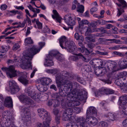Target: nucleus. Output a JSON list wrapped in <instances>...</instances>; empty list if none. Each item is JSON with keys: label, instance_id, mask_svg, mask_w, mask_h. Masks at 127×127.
Returning a JSON list of instances; mask_svg holds the SVG:
<instances>
[{"label": "nucleus", "instance_id": "1", "mask_svg": "<svg viewBox=\"0 0 127 127\" xmlns=\"http://www.w3.org/2000/svg\"><path fill=\"white\" fill-rule=\"evenodd\" d=\"M45 44L44 42H40L39 43L38 47L33 46L32 48L28 49L26 52V56H23L21 60L22 63L21 66L22 68L24 69L28 68L32 69L31 61L33 56L38 53Z\"/></svg>", "mask_w": 127, "mask_h": 127}, {"label": "nucleus", "instance_id": "2", "mask_svg": "<svg viewBox=\"0 0 127 127\" xmlns=\"http://www.w3.org/2000/svg\"><path fill=\"white\" fill-rule=\"evenodd\" d=\"M85 97H84L81 91L77 89H74L71 92L69 93L67 95V100L69 101L74 100V99L76 98L81 101Z\"/></svg>", "mask_w": 127, "mask_h": 127}, {"label": "nucleus", "instance_id": "3", "mask_svg": "<svg viewBox=\"0 0 127 127\" xmlns=\"http://www.w3.org/2000/svg\"><path fill=\"white\" fill-rule=\"evenodd\" d=\"M22 118H25L24 124L27 126L31 125V117L30 110L28 107H23L22 108Z\"/></svg>", "mask_w": 127, "mask_h": 127}, {"label": "nucleus", "instance_id": "4", "mask_svg": "<svg viewBox=\"0 0 127 127\" xmlns=\"http://www.w3.org/2000/svg\"><path fill=\"white\" fill-rule=\"evenodd\" d=\"M118 1L119 2L116 3V4L118 7L117 8V16L119 17L125 12L124 9L127 8V3L124 0H118Z\"/></svg>", "mask_w": 127, "mask_h": 127}, {"label": "nucleus", "instance_id": "5", "mask_svg": "<svg viewBox=\"0 0 127 127\" xmlns=\"http://www.w3.org/2000/svg\"><path fill=\"white\" fill-rule=\"evenodd\" d=\"M73 85L71 83L69 82H67V84L64 85V87L62 89L60 88L59 90V93L62 96H65L66 94L68 93L69 90L71 91Z\"/></svg>", "mask_w": 127, "mask_h": 127}, {"label": "nucleus", "instance_id": "6", "mask_svg": "<svg viewBox=\"0 0 127 127\" xmlns=\"http://www.w3.org/2000/svg\"><path fill=\"white\" fill-rule=\"evenodd\" d=\"M1 69L6 72L7 76L10 78L15 77L17 75L16 71L15 70V67L13 65H10L9 67H3Z\"/></svg>", "mask_w": 127, "mask_h": 127}, {"label": "nucleus", "instance_id": "7", "mask_svg": "<svg viewBox=\"0 0 127 127\" xmlns=\"http://www.w3.org/2000/svg\"><path fill=\"white\" fill-rule=\"evenodd\" d=\"M2 116L4 118L1 120L6 122L8 123L7 125H9L13 122L14 118L10 115V112L9 111H4L2 113Z\"/></svg>", "mask_w": 127, "mask_h": 127}, {"label": "nucleus", "instance_id": "8", "mask_svg": "<svg viewBox=\"0 0 127 127\" xmlns=\"http://www.w3.org/2000/svg\"><path fill=\"white\" fill-rule=\"evenodd\" d=\"M18 97L21 101L24 104L31 105H34V104L31 99L24 95H21Z\"/></svg>", "mask_w": 127, "mask_h": 127}, {"label": "nucleus", "instance_id": "9", "mask_svg": "<svg viewBox=\"0 0 127 127\" xmlns=\"http://www.w3.org/2000/svg\"><path fill=\"white\" fill-rule=\"evenodd\" d=\"M104 66L108 70L114 72L118 70L117 63L114 61H110L106 63Z\"/></svg>", "mask_w": 127, "mask_h": 127}, {"label": "nucleus", "instance_id": "10", "mask_svg": "<svg viewBox=\"0 0 127 127\" xmlns=\"http://www.w3.org/2000/svg\"><path fill=\"white\" fill-rule=\"evenodd\" d=\"M9 85L10 90L13 93H16L20 90L16 82L12 80L9 81Z\"/></svg>", "mask_w": 127, "mask_h": 127}, {"label": "nucleus", "instance_id": "11", "mask_svg": "<svg viewBox=\"0 0 127 127\" xmlns=\"http://www.w3.org/2000/svg\"><path fill=\"white\" fill-rule=\"evenodd\" d=\"M25 92L34 100L37 102L39 101V96L38 93H35L34 91H32L30 88H28L26 89Z\"/></svg>", "mask_w": 127, "mask_h": 127}, {"label": "nucleus", "instance_id": "12", "mask_svg": "<svg viewBox=\"0 0 127 127\" xmlns=\"http://www.w3.org/2000/svg\"><path fill=\"white\" fill-rule=\"evenodd\" d=\"M118 102L122 108L123 110H125L127 107L126 104L127 103V95H125L120 97Z\"/></svg>", "mask_w": 127, "mask_h": 127}, {"label": "nucleus", "instance_id": "13", "mask_svg": "<svg viewBox=\"0 0 127 127\" xmlns=\"http://www.w3.org/2000/svg\"><path fill=\"white\" fill-rule=\"evenodd\" d=\"M66 45L67 46L64 48L66 49L69 52L72 53L73 54H75L76 51V47L75 46L74 42L72 41L68 42Z\"/></svg>", "mask_w": 127, "mask_h": 127}, {"label": "nucleus", "instance_id": "14", "mask_svg": "<svg viewBox=\"0 0 127 127\" xmlns=\"http://www.w3.org/2000/svg\"><path fill=\"white\" fill-rule=\"evenodd\" d=\"M18 80L24 85H27L29 84V80L27 77L22 72L20 73V75H19Z\"/></svg>", "mask_w": 127, "mask_h": 127}, {"label": "nucleus", "instance_id": "15", "mask_svg": "<svg viewBox=\"0 0 127 127\" xmlns=\"http://www.w3.org/2000/svg\"><path fill=\"white\" fill-rule=\"evenodd\" d=\"M75 55L71 56L70 57L69 59L71 60L74 61H77L80 58L82 59L84 61H85L86 58L81 53H79L74 54Z\"/></svg>", "mask_w": 127, "mask_h": 127}, {"label": "nucleus", "instance_id": "16", "mask_svg": "<svg viewBox=\"0 0 127 127\" xmlns=\"http://www.w3.org/2000/svg\"><path fill=\"white\" fill-rule=\"evenodd\" d=\"M37 112L39 116L42 119L47 117L48 116H50L46 110L42 108L38 109Z\"/></svg>", "mask_w": 127, "mask_h": 127}, {"label": "nucleus", "instance_id": "17", "mask_svg": "<svg viewBox=\"0 0 127 127\" xmlns=\"http://www.w3.org/2000/svg\"><path fill=\"white\" fill-rule=\"evenodd\" d=\"M70 41H68L66 37L65 36H62L59 39L60 45L63 48H64L68 44V43Z\"/></svg>", "mask_w": 127, "mask_h": 127}, {"label": "nucleus", "instance_id": "18", "mask_svg": "<svg viewBox=\"0 0 127 127\" xmlns=\"http://www.w3.org/2000/svg\"><path fill=\"white\" fill-rule=\"evenodd\" d=\"M62 118V120L64 121L69 120L71 121H74L75 120V117L74 116L69 115L64 112L63 113Z\"/></svg>", "mask_w": 127, "mask_h": 127}, {"label": "nucleus", "instance_id": "19", "mask_svg": "<svg viewBox=\"0 0 127 127\" xmlns=\"http://www.w3.org/2000/svg\"><path fill=\"white\" fill-rule=\"evenodd\" d=\"M66 17L65 21L68 25L73 26L75 24V22L74 19L72 18L71 17L68 16H66Z\"/></svg>", "mask_w": 127, "mask_h": 127}, {"label": "nucleus", "instance_id": "20", "mask_svg": "<svg viewBox=\"0 0 127 127\" xmlns=\"http://www.w3.org/2000/svg\"><path fill=\"white\" fill-rule=\"evenodd\" d=\"M61 74L65 81V84H67V82H68L71 83V82L68 80L69 78L71 77L70 74L69 72L66 71H63L62 72Z\"/></svg>", "mask_w": 127, "mask_h": 127}, {"label": "nucleus", "instance_id": "21", "mask_svg": "<svg viewBox=\"0 0 127 127\" xmlns=\"http://www.w3.org/2000/svg\"><path fill=\"white\" fill-rule=\"evenodd\" d=\"M4 105L8 107H12L13 106V103L12 99L11 97H6L4 102Z\"/></svg>", "mask_w": 127, "mask_h": 127}, {"label": "nucleus", "instance_id": "22", "mask_svg": "<svg viewBox=\"0 0 127 127\" xmlns=\"http://www.w3.org/2000/svg\"><path fill=\"white\" fill-rule=\"evenodd\" d=\"M66 102L67 104L68 107H72L80 104V103L78 101L75 100L69 101L67 100Z\"/></svg>", "mask_w": 127, "mask_h": 127}, {"label": "nucleus", "instance_id": "23", "mask_svg": "<svg viewBox=\"0 0 127 127\" xmlns=\"http://www.w3.org/2000/svg\"><path fill=\"white\" fill-rule=\"evenodd\" d=\"M10 47L8 45H2L0 47V57H2L3 55L2 54L4 53L9 49Z\"/></svg>", "mask_w": 127, "mask_h": 127}, {"label": "nucleus", "instance_id": "24", "mask_svg": "<svg viewBox=\"0 0 127 127\" xmlns=\"http://www.w3.org/2000/svg\"><path fill=\"white\" fill-rule=\"evenodd\" d=\"M88 27L87 31L85 33L86 36L89 35L91 33L93 32V30L92 28V27H93L95 26V25L93 23H90L88 25Z\"/></svg>", "mask_w": 127, "mask_h": 127}, {"label": "nucleus", "instance_id": "25", "mask_svg": "<svg viewBox=\"0 0 127 127\" xmlns=\"http://www.w3.org/2000/svg\"><path fill=\"white\" fill-rule=\"evenodd\" d=\"M76 121L80 124V127H85L86 126L85 125V119L83 117L77 118Z\"/></svg>", "mask_w": 127, "mask_h": 127}, {"label": "nucleus", "instance_id": "26", "mask_svg": "<svg viewBox=\"0 0 127 127\" xmlns=\"http://www.w3.org/2000/svg\"><path fill=\"white\" fill-rule=\"evenodd\" d=\"M52 81L51 79L49 78L44 77L40 80L41 84L42 85L45 84L48 85Z\"/></svg>", "mask_w": 127, "mask_h": 127}, {"label": "nucleus", "instance_id": "27", "mask_svg": "<svg viewBox=\"0 0 127 127\" xmlns=\"http://www.w3.org/2000/svg\"><path fill=\"white\" fill-rule=\"evenodd\" d=\"M98 122L97 119L94 117H90L88 121V123L89 124L93 126L96 125Z\"/></svg>", "mask_w": 127, "mask_h": 127}, {"label": "nucleus", "instance_id": "28", "mask_svg": "<svg viewBox=\"0 0 127 127\" xmlns=\"http://www.w3.org/2000/svg\"><path fill=\"white\" fill-rule=\"evenodd\" d=\"M45 121L43 122L44 127H50L49 124L51 120V117L50 116H48V117L45 118Z\"/></svg>", "mask_w": 127, "mask_h": 127}, {"label": "nucleus", "instance_id": "29", "mask_svg": "<svg viewBox=\"0 0 127 127\" xmlns=\"http://www.w3.org/2000/svg\"><path fill=\"white\" fill-rule=\"evenodd\" d=\"M53 12L54 15H52V18L54 19L56 18L57 21L59 23H60L61 22V18L59 16L58 13L55 10H53Z\"/></svg>", "mask_w": 127, "mask_h": 127}, {"label": "nucleus", "instance_id": "30", "mask_svg": "<svg viewBox=\"0 0 127 127\" xmlns=\"http://www.w3.org/2000/svg\"><path fill=\"white\" fill-rule=\"evenodd\" d=\"M120 65L122 69H125L127 68V59H125L123 60L120 61Z\"/></svg>", "mask_w": 127, "mask_h": 127}, {"label": "nucleus", "instance_id": "31", "mask_svg": "<svg viewBox=\"0 0 127 127\" xmlns=\"http://www.w3.org/2000/svg\"><path fill=\"white\" fill-rule=\"evenodd\" d=\"M89 113L90 114H96L97 113L96 110L95 108L93 107H91L89 108L87 110V114Z\"/></svg>", "mask_w": 127, "mask_h": 127}, {"label": "nucleus", "instance_id": "32", "mask_svg": "<svg viewBox=\"0 0 127 127\" xmlns=\"http://www.w3.org/2000/svg\"><path fill=\"white\" fill-rule=\"evenodd\" d=\"M105 116L108 118L110 121H114L116 119V116L114 114L109 112L107 114L105 115Z\"/></svg>", "mask_w": 127, "mask_h": 127}, {"label": "nucleus", "instance_id": "33", "mask_svg": "<svg viewBox=\"0 0 127 127\" xmlns=\"http://www.w3.org/2000/svg\"><path fill=\"white\" fill-rule=\"evenodd\" d=\"M95 94L96 96L97 97L100 96L102 95L105 94V89L102 88L96 91Z\"/></svg>", "mask_w": 127, "mask_h": 127}, {"label": "nucleus", "instance_id": "34", "mask_svg": "<svg viewBox=\"0 0 127 127\" xmlns=\"http://www.w3.org/2000/svg\"><path fill=\"white\" fill-rule=\"evenodd\" d=\"M74 36L76 40L82 42L84 40L83 36L81 35H80L78 33H76L75 34Z\"/></svg>", "mask_w": 127, "mask_h": 127}, {"label": "nucleus", "instance_id": "35", "mask_svg": "<svg viewBox=\"0 0 127 127\" xmlns=\"http://www.w3.org/2000/svg\"><path fill=\"white\" fill-rule=\"evenodd\" d=\"M56 81H60L63 82V83L65 84V81L61 73V74H58L57 75L56 77Z\"/></svg>", "mask_w": 127, "mask_h": 127}, {"label": "nucleus", "instance_id": "36", "mask_svg": "<svg viewBox=\"0 0 127 127\" xmlns=\"http://www.w3.org/2000/svg\"><path fill=\"white\" fill-rule=\"evenodd\" d=\"M95 62L98 66L99 67L103 66L104 64H105L104 62H103L101 59H96L95 60Z\"/></svg>", "mask_w": 127, "mask_h": 127}, {"label": "nucleus", "instance_id": "37", "mask_svg": "<svg viewBox=\"0 0 127 127\" xmlns=\"http://www.w3.org/2000/svg\"><path fill=\"white\" fill-rule=\"evenodd\" d=\"M89 21L86 20H83L79 23V26L80 27H83L85 25H88L90 23Z\"/></svg>", "mask_w": 127, "mask_h": 127}, {"label": "nucleus", "instance_id": "38", "mask_svg": "<svg viewBox=\"0 0 127 127\" xmlns=\"http://www.w3.org/2000/svg\"><path fill=\"white\" fill-rule=\"evenodd\" d=\"M78 7H77V11L81 13H83L84 11V7L82 5L78 4Z\"/></svg>", "mask_w": 127, "mask_h": 127}, {"label": "nucleus", "instance_id": "39", "mask_svg": "<svg viewBox=\"0 0 127 127\" xmlns=\"http://www.w3.org/2000/svg\"><path fill=\"white\" fill-rule=\"evenodd\" d=\"M25 45H27L28 44H32L33 43L31 37L27 38L25 40Z\"/></svg>", "mask_w": 127, "mask_h": 127}, {"label": "nucleus", "instance_id": "40", "mask_svg": "<svg viewBox=\"0 0 127 127\" xmlns=\"http://www.w3.org/2000/svg\"><path fill=\"white\" fill-rule=\"evenodd\" d=\"M46 71L47 73L54 74L57 73L59 72V70L56 69H47L46 70Z\"/></svg>", "mask_w": 127, "mask_h": 127}, {"label": "nucleus", "instance_id": "41", "mask_svg": "<svg viewBox=\"0 0 127 127\" xmlns=\"http://www.w3.org/2000/svg\"><path fill=\"white\" fill-rule=\"evenodd\" d=\"M41 84L40 86H41V87H40V86H39L40 87L39 88V90L41 92H45L47 90V88L46 85H42Z\"/></svg>", "mask_w": 127, "mask_h": 127}, {"label": "nucleus", "instance_id": "42", "mask_svg": "<svg viewBox=\"0 0 127 127\" xmlns=\"http://www.w3.org/2000/svg\"><path fill=\"white\" fill-rule=\"evenodd\" d=\"M64 112L66 113L69 115L72 116V114L73 113V109L71 108H68L65 110Z\"/></svg>", "mask_w": 127, "mask_h": 127}, {"label": "nucleus", "instance_id": "43", "mask_svg": "<svg viewBox=\"0 0 127 127\" xmlns=\"http://www.w3.org/2000/svg\"><path fill=\"white\" fill-rule=\"evenodd\" d=\"M1 127H10L11 124L9 125H7L8 123H6V122H4L3 120H1L0 123Z\"/></svg>", "mask_w": 127, "mask_h": 127}, {"label": "nucleus", "instance_id": "44", "mask_svg": "<svg viewBox=\"0 0 127 127\" xmlns=\"http://www.w3.org/2000/svg\"><path fill=\"white\" fill-rule=\"evenodd\" d=\"M56 59L59 61L62 62L64 60V58L62 54L59 53L56 57Z\"/></svg>", "mask_w": 127, "mask_h": 127}, {"label": "nucleus", "instance_id": "45", "mask_svg": "<svg viewBox=\"0 0 127 127\" xmlns=\"http://www.w3.org/2000/svg\"><path fill=\"white\" fill-rule=\"evenodd\" d=\"M115 83L118 86L122 87L123 86V83L121 81L118 79H116L115 82Z\"/></svg>", "mask_w": 127, "mask_h": 127}, {"label": "nucleus", "instance_id": "46", "mask_svg": "<svg viewBox=\"0 0 127 127\" xmlns=\"http://www.w3.org/2000/svg\"><path fill=\"white\" fill-rule=\"evenodd\" d=\"M66 127H78V126L75 124L74 123L71 122L66 124Z\"/></svg>", "mask_w": 127, "mask_h": 127}, {"label": "nucleus", "instance_id": "47", "mask_svg": "<svg viewBox=\"0 0 127 127\" xmlns=\"http://www.w3.org/2000/svg\"><path fill=\"white\" fill-rule=\"evenodd\" d=\"M114 90L110 89H105V94L106 95L112 94L114 93Z\"/></svg>", "mask_w": 127, "mask_h": 127}, {"label": "nucleus", "instance_id": "48", "mask_svg": "<svg viewBox=\"0 0 127 127\" xmlns=\"http://www.w3.org/2000/svg\"><path fill=\"white\" fill-rule=\"evenodd\" d=\"M59 53L58 51L55 50H53L50 51L49 53L50 55L52 56L53 57L55 56L56 57L57 54Z\"/></svg>", "mask_w": 127, "mask_h": 127}, {"label": "nucleus", "instance_id": "49", "mask_svg": "<svg viewBox=\"0 0 127 127\" xmlns=\"http://www.w3.org/2000/svg\"><path fill=\"white\" fill-rule=\"evenodd\" d=\"M56 83L57 85V86L58 87L63 88L64 87V85L65 84L64 83H63V82L60 81H56Z\"/></svg>", "mask_w": 127, "mask_h": 127}, {"label": "nucleus", "instance_id": "50", "mask_svg": "<svg viewBox=\"0 0 127 127\" xmlns=\"http://www.w3.org/2000/svg\"><path fill=\"white\" fill-rule=\"evenodd\" d=\"M121 49V46L119 45H117L112 47H110L109 49L110 50H118L119 49Z\"/></svg>", "mask_w": 127, "mask_h": 127}, {"label": "nucleus", "instance_id": "51", "mask_svg": "<svg viewBox=\"0 0 127 127\" xmlns=\"http://www.w3.org/2000/svg\"><path fill=\"white\" fill-rule=\"evenodd\" d=\"M17 13V14L18 15L17 16V18L19 19H23V13L22 12L19 11H18Z\"/></svg>", "mask_w": 127, "mask_h": 127}, {"label": "nucleus", "instance_id": "52", "mask_svg": "<svg viewBox=\"0 0 127 127\" xmlns=\"http://www.w3.org/2000/svg\"><path fill=\"white\" fill-rule=\"evenodd\" d=\"M23 21L26 24L27 22H28L29 24V25H31V20L27 15H26V18L24 19Z\"/></svg>", "mask_w": 127, "mask_h": 127}, {"label": "nucleus", "instance_id": "53", "mask_svg": "<svg viewBox=\"0 0 127 127\" xmlns=\"http://www.w3.org/2000/svg\"><path fill=\"white\" fill-rule=\"evenodd\" d=\"M101 70V68L97 69L95 71V74L98 76L102 75Z\"/></svg>", "mask_w": 127, "mask_h": 127}, {"label": "nucleus", "instance_id": "54", "mask_svg": "<svg viewBox=\"0 0 127 127\" xmlns=\"http://www.w3.org/2000/svg\"><path fill=\"white\" fill-rule=\"evenodd\" d=\"M44 33H50V29L48 28V26H46L43 29L42 31Z\"/></svg>", "mask_w": 127, "mask_h": 127}, {"label": "nucleus", "instance_id": "55", "mask_svg": "<svg viewBox=\"0 0 127 127\" xmlns=\"http://www.w3.org/2000/svg\"><path fill=\"white\" fill-rule=\"evenodd\" d=\"M96 23L98 24L104 25L107 23V21H106L103 20H100L97 21H96Z\"/></svg>", "mask_w": 127, "mask_h": 127}, {"label": "nucleus", "instance_id": "56", "mask_svg": "<svg viewBox=\"0 0 127 127\" xmlns=\"http://www.w3.org/2000/svg\"><path fill=\"white\" fill-rule=\"evenodd\" d=\"M64 101H63V102H62L61 103V105H62V107L65 109H66V108H68L67 104L66 103L64 102Z\"/></svg>", "mask_w": 127, "mask_h": 127}, {"label": "nucleus", "instance_id": "57", "mask_svg": "<svg viewBox=\"0 0 127 127\" xmlns=\"http://www.w3.org/2000/svg\"><path fill=\"white\" fill-rule=\"evenodd\" d=\"M20 47V46L18 43H15L12 49L13 50L15 51L19 48Z\"/></svg>", "mask_w": 127, "mask_h": 127}, {"label": "nucleus", "instance_id": "58", "mask_svg": "<svg viewBox=\"0 0 127 127\" xmlns=\"http://www.w3.org/2000/svg\"><path fill=\"white\" fill-rule=\"evenodd\" d=\"M113 53L115 55L121 57H123L125 55L124 54L117 51H114L113 52Z\"/></svg>", "mask_w": 127, "mask_h": 127}, {"label": "nucleus", "instance_id": "59", "mask_svg": "<svg viewBox=\"0 0 127 127\" xmlns=\"http://www.w3.org/2000/svg\"><path fill=\"white\" fill-rule=\"evenodd\" d=\"M13 57L14 58L13 60L15 63L18 62L20 59L16 55H14L13 56Z\"/></svg>", "mask_w": 127, "mask_h": 127}, {"label": "nucleus", "instance_id": "60", "mask_svg": "<svg viewBox=\"0 0 127 127\" xmlns=\"http://www.w3.org/2000/svg\"><path fill=\"white\" fill-rule=\"evenodd\" d=\"M100 125L102 127H107L108 125V124L107 122L104 121L100 122Z\"/></svg>", "mask_w": 127, "mask_h": 127}, {"label": "nucleus", "instance_id": "61", "mask_svg": "<svg viewBox=\"0 0 127 127\" xmlns=\"http://www.w3.org/2000/svg\"><path fill=\"white\" fill-rule=\"evenodd\" d=\"M107 68L105 66L104 67H101V72L102 74V75L104 74L105 73H106L107 70L106 69Z\"/></svg>", "mask_w": 127, "mask_h": 127}, {"label": "nucleus", "instance_id": "62", "mask_svg": "<svg viewBox=\"0 0 127 127\" xmlns=\"http://www.w3.org/2000/svg\"><path fill=\"white\" fill-rule=\"evenodd\" d=\"M36 22V24H37V27L39 29H41L42 28V23L39 21Z\"/></svg>", "mask_w": 127, "mask_h": 127}, {"label": "nucleus", "instance_id": "63", "mask_svg": "<svg viewBox=\"0 0 127 127\" xmlns=\"http://www.w3.org/2000/svg\"><path fill=\"white\" fill-rule=\"evenodd\" d=\"M55 104H54V106L55 107H56L58 106L60 104V103L59 101H58L57 100H55L54 101Z\"/></svg>", "mask_w": 127, "mask_h": 127}, {"label": "nucleus", "instance_id": "64", "mask_svg": "<svg viewBox=\"0 0 127 127\" xmlns=\"http://www.w3.org/2000/svg\"><path fill=\"white\" fill-rule=\"evenodd\" d=\"M47 66H50L53 65V63L52 61L47 60Z\"/></svg>", "mask_w": 127, "mask_h": 127}]
</instances>
